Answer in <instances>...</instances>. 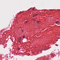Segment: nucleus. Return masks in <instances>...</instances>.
I'll return each instance as SVG.
<instances>
[{"instance_id":"1","label":"nucleus","mask_w":60,"mask_h":60,"mask_svg":"<svg viewBox=\"0 0 60 60\" xmlns=\"http://www.w3.org/2000/svg\"><path fill=\"white\" fill-rule=\"evenodd\" d=\"M21 38L20 37L18 38V40H21Z\"/></svg>"},{"instance_id":"2","label":"nucleus","mask_w":60,"mask_h":60,"mask_svg":"<svg viewBox=\"0 0 60 60\" xmlns=\"http://www.w3.org/2000/svg\"><path fill=\"white\" fill-rule=\"evenodd\" d=\"M27 22H28V21H26L25 22L26 23H27Z\"/></svg>"},{"instance_id":"3","label":"nucleus","mask_w":60,"mask_h":60,"mask_svg":"<svg viewBox=\"0 0 60 60\" xmlns=\"http://www.w3.org/2000/svg\"><path fill=\"white\" fill-rule=\"evenodd\" d=\"M23 38H24V37H25V35H24L23 36Z\"/></svg>"},{"instance_id":"4","label":"nucleus","mask_w":60,"mask_h":60,"mask_svg":"<svg viewBox=\"0 0 60 60\" xmlns=\"http://www.w3.org/2000/svg\"><path fill=\"white\" fill-rule=\"evenodd\" d=\"M58 21H56V23H58Z\"/></svg>"},{"instance_id":"5","label":"nucleus","mask_w":60,"mask_h":60,"mask_svg":"<svg viewBox=\"0 0 60 60\" xmlns=\"http://www.w3.org/2000/svg\"><path fill=\"white\" fill-rule=\"evenodd\" d=\"M22 32H23V30H22Z\"/></svg>"},{"instance_id":"6","label":"nucleus","mask_w":60,"mask_h":60,"mask_svg":"<svg viewBox=\"0 0 60 60\" xmlns=\"http://www.w3.org/2000/svg\"><path fill=\"white\" fill-rule=\"evenodd\" d=\"M35 15L36 16H37L38 15H37V14H36Z\"/></svg>"},{"instance_id":"7","label":"nucleus","mask_w":60,"mask_h":60,"mask_svg":"<svg viewBox=\"0 0 60 60\" xmlns=\"http://www.w3.org/2000/svg\"><path fill=\"white\" fill-rule=\"evenodd\" d=\"M18 41H19V42H20V41H19V40H18Z\"/></svg>"},{"instance_id":"8","label":"nucleus","mask_w":60,"mask_h":60,"mask_svg":"<svg viewBox=\"0 0 60 60\" xmlns=\"http://www.w3.org/2000/svg\"><path fill=\"white\" fill-rule=\"evenodd\" d=\"M19 49H20L19 48H18V50H20Z\"/></svg>"},{"instance_id":"9","label":"nucleus","mask_w":60,"mask_h":60,"mask_svg":"<svg viewBox=\"0 0 60 60\" xmlns=\"http://www.w3.org/2000/svg\"><path fill=\"white\" fill-rule=\"evenodd\" d=\"M38 23H39V22H38Z\"/></svg>"},{"instance_id":"10","label":"nucleus","mask_w":60,"mask_h":60,"mask_svg":"<svg viewBox=\"0 0 60 60\" xmlns=\"http://www.w3.org/2000/svg\"><path fill=\"white\" fill-rule=\"evenodd\" d=\"M52 10H50V11H52Z\"/></svg>"},{"instance_id":"11","label":"nucleus","mask_w":60,"mask_h":60,"mask_svg":"<svg viewBox=\"0 0 60 60\" xmlns=\"http://www.w3.org/2000/svg\"><path fill=\"white\" fill-rule=\"evenodd\" d=\"M33 17H34V15H33Z\"/></svg>"},{"instance_id":"12","label":"nucleus","mask_w":60,"mask_h":60,"mask_svg":"<svg viewBox=\"0 0 60 60\" xmlns=\"http://www.w3.org/2000/svg\"><path fill=\"white\" fill-rule=\"evenodd\" d=\"M33 8V9H34V8Z\"/></svg>"},{"instance_id":"13","label":"nucleus","mask_w":60,"mask_h":60,"mask_svg":"<svg viewBox=\"0 0 60 60\" xmlns=\"http://www.w3.org/2000/svg\"><path fill=\"white\" fill-rule=\"evenodd\" d=\"M58 23H59V22L58 21Z\"/></svg>"}]
</instances>
